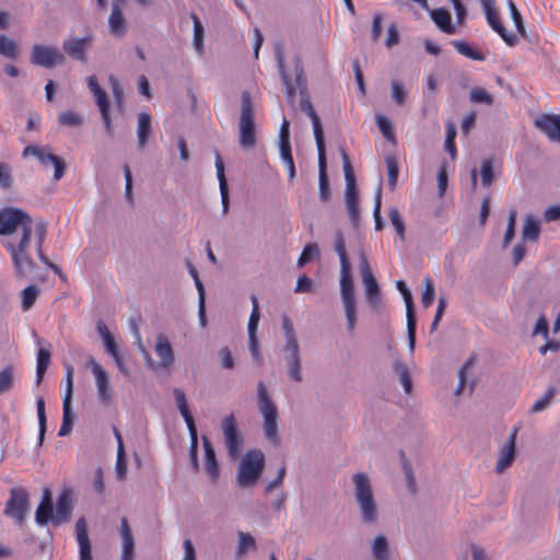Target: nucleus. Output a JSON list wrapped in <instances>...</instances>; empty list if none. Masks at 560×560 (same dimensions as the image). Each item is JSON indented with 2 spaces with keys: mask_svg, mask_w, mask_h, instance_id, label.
<instances>
[{
  "mask_svg": "<svg viewBox=\"0 0 560 560\" xmlns=\"http://www.w3.org/2000/svg\"><path fill=\"white\" fill-rule=\"evenodd\" d=\"M472 365H474L472 360H469L460 369V371L458 373L459 383H458V386H457V388L455 390V394L457 396L460 395L462 393H464L465 386L467 384V374H468V371L471 369Z\"/></svg>",
  "mask_w": 560,
  "mask_h": 560,
  "instance_id": "69168bd1",
  "label": "nucleus"
},
{
  "mask_svg": "<svg viewBox=\"0 0 560 560\" xmlns=\"http://www.w3.org/2000/svg\"><path fill=\"white\" fill-rule=\"evenodd\" d=\"M334 247H335V252L337 253L339 260H340V280L352 279L351 265L348 259L343 234L339 230L336 231V233H335Z\"/></svg>",
  "mask_w": 560,
  "mask_h": 560,
  "instance_id": "4be33fe9",
  "label": "nucleus"
},
{
  "mask_svg": "<svg viewBox=\"0 0 560 560\" xmlns=\"http://www.w3.org/2000/svg\"><path fill=\"white\" fill-rule=\"evenodd\" d=\"M108 31L116 37H124L127 33V20L120 3L113 2L108 16Z\"/></svg>",
  "mask_w": 560,
  "mask_h": 560,
  "instance_id": "412c9836",
  "label": "nucleus"
},
{
  "mask_svg": "<svg viewBox=\"0 0 560 560\" xmlns=\"http://www.w3.org/2000/svg\"><path fill=\"white\" fill-rule=\"evenodd\" d=\"M191 20L194 23V47L196 51L201 55L203 52V39H205V28L199 18L192 13Z\"/></svg>",
  "mask_w": 560,
  "mask_h": 560,
  "instance_id": "58836bf2",
  "label": "nucleus"
},
{
  "mask_svg": "<svg viewBox=\"0 0 560 560\" xmlns=\"http://www.w3.org/2000/svg\"><path fill=\"white\" fill-rule=\"evenodd\" d=\"M54 506L52 504H39L35 512V521L39 526H45L49 522L54 523Z\"/></svg>",
  "mask_w": 560,
  "mask_h": 560,
  "instance_id": "a19ab883",
  "label": "nucleus"
},
{
  "mask_svg": "<svg viewBox=\"0 0 560 560\" xmlns=\"http://www.w3.org/2000/svg\"><path fill=\"white\" fill-rule=\"evenodd\" d=\"M36 409H37V418H38V443L42 444L44 441L45 432H46V413H45V401L43 397H37L36 399Z\"/></svg>",
  "mask_w": 560,
  "mask_h": 560,
  "instance_id": "a18cd8bd",
  "label": "nucleus"
},
{
  "mask_svg": "<svg viewBox=\"0 0 560 560\" xmlns=\"http://www.w3.org/2000/svg\"><path fill=\"white\" fill-rule=\"evenodd\" d=\"M540 225L539 221L533 214H527L524 219L522 237L524 241L536 242L539 238Z\"/></svg>",
  "mask_w": 560,
  "mask_h": 560,
  "instance_id": "2f4dec72",
  "label": "nucleus"
},
{
  "mask_svg": "<svg viewBox=\"0 0 560 560\" xmlns=\"http://www.w3.org/2000/svg\"><path fill=\"white\" fill-rule=\"evenodd\" d=\"M383 14L376 12L373 15L371 37L373 42H377L382 35Z\"/></svg>",
  "mask_w": 560,
  "mask_h": 560,
  "instance_id": "338daca9",
  "label": "nucleus"
},
{
  "mask_svg": "<svg viewBox=\"0 0 560 560\" xmlns=\"http://www.w3.org/2000/svg\"><path fill=\"white\" fill-rule=\"evenodd\" d=\"M151 135V116L148 113H140L138 116L137 138L138 148L142 150Z\"/></svg>",
  "mask_w": 560,
  "mask_h": 560,
  "instance_id": "7c9ffc66",
  "label": "nucleus"
},
{
  "mask_svg": "<svg viewBox=\"0 0 560 560\" xmlns=\"http://www.w3.org/2000/svg\"><path fill=\"white\" fill-rule=\"evenodd\" d=\"M72 510V492L69 489H65L57 498L54 524L60 525L66 523L70 518Z\"/></svg>",
  "mask_w": 560,
  "mask_h": 560,
  "instance_id": "6ab92c4d",
  "label": "nucleus"
},
{
  "mask_svg": "<svg viewBox=\"0 0 560 560\" xmlns=\"http://www.w3.org/2000/svg\"><path fill=\"white\" fill-rule=\"evenodd\" d=\"M33 230V220L24 210L5 207L0 210V235L12 236L3 243L10 253L15 272L26 277L35 269V264L27 253Z\"/></svg>",
  "mask_w": 560,
  "mask_h": 560,
  "instance_id": "f257e3e1",
  "label": "nucleus"
},
{
  "mask_svg": "<svg viewBox=\"0 0 560 560\" xmlns=\"http://www.w3.org/2000/svg\"><path fill=\"white\" fill-rule=\"evenodd\" d=\"M173 394H174L176 406H177L182 417L184 418L187 427L195 425L194 418L188 409L187 399H186V395H185L184 390L180 388H174Z\"/></svg>",
  "mask_w": 560,
  "mask_h": 560,
  "instance_id": "72a5a7b5",
  "label": "nucleus"
},
{
  "mask_svg": "<svg viewBox=\"0 0 560 560\" xmlns=\"http://www.w3.org/2000/svg\"><path fill=\"white\" fill-rule=\"evenodd\" d=\"M0 55L11 60H15L19 57L18 44L3 34L0 35Z\"/></svg>",
  "mask_w": 560,
  "mask_h": 560,
  "instance_id": "4c0bfd02",
  "label": "nucleus"
},
{
  "mask_svg": "<svg viewBox=\"0 0 560 560\" xmlns=\"http://www.w3.org/2000/svg\"><path fill=\"white\" fill-rule=\"evenodd\" d=\"M480 2L490 27L500 35L506 45L515 46L518 42L517 36L509 33L500 22L495 12L494 0H480Z\"/></svg>",
  "mask_w": 560,
  "mask_h": 560,
  "instance_id": "4468645a",
  "label": "nucleus"
},
{
  "mask_svg": "<svg viewBox=\"0 0 560 560\" xmlns=\"http://www.w3.org/2000/svg\"><path fill=\"white\" fill-rule=\"evenodd\" d=\"M265 455L260 450L248 451L240 462L236 481L241 488L254 487L265 469Z\"/></svg>",
  "mask_w": 560,
  "mask_h": 560,
  "instance_id": "423d86ee",
  "label": "nucleus"
},
{
  "mask_svg": "<svg viewBox=\"0 0 560 560\" xmlns=\"http://www.w3.org/2000/svg\"><path fill=\"white\" fill-rule=\"evenodd\" d=\"M116 477L119 480L125 479L127 474V464H126V453L125 448L120 446V450H117V459H116Z\"/></svg>",
  "mask_w": 560,
  "mask_h": 560,
  "instance_id": "13d9d810",
  "label": "nucleus"
},
{
  "mask_svg": "<svg viewBox=\"0 0 560 560\" xmlns=\"http://www.w3.org/2000/svg\"><path fill=\"white\" fill-rule=\"evenodd\" d=\"M469 100L476 104L492 105L493 96L482 88H475L469 93Z\"/></svg>",
  "mask_w": 560,
  "mask_h": 560,
  "instance_id": "49530a36",
  "label": "nucleus"
},
{
  "mask_svg": "<svg viewBox=\"0 0 560 560\" xmlns=\"http://www.w3.org/2000/svg\"><path fill=\"white\" fill-rule=\"evenodd\" d=\"M318 153V180H319V198L327 201L330 198L329 180L327 176V161L325 147L317 148Z\"/></svg>",
  "mask_w": 560,
  "mask_h": 560,
  "instance_id": "393cba45",
  "label": "nucleus"
},
{
  "mask_svg": "<svg viewBox=\"0 0 560 560\" xmlns=\"http://www.w3.org/2000/svg\"><path fill=\"white\" fill-rule=\"evenodd\" d=\"M381 207H382V190L381 188L377 189L374 196V209H373V217L375 221V230L380 231L383 228V221L381 217Z\"/></svg>",
  "mask_w": 560,
  "mask_h": 560,
  "instance_id": "052dcab7",
  "label": "nucleus"
},
{
  "mask_svg": "<svg viewBox=\"0 0 560 560\" xmlns=\"http://www.w3.org/2000/svg\"><path fill=\"white\" fill-rule=\"evenodd\" d=\"M119 534L121 538L120 560H132L135 557V539L126 517L121 518Z\"/></svg>",
  "mask_w": 560,
  "mask_h": 560,
  "instance_id": "b1692460",
  "label": "nucleus"
},
{
  "mask_svg": "<svg viewBox=\"0 0 560 560\" xmlns=\"http://www.w3.org/2000/svg\"><path fill=\"white\" fill-rule=\"evenodd\" d=\"M353 497L361 518L366 524H374L378 520V505L374 497L372 482L368 474L355 472L352 476Z\"/></svg>",
  "mask_w": 560,
  "mask_h": 560,
  "instance_id": "7ed1b4c3",
  "label": "nucleus"
},
{
  "mask_svg": "<svg viewBox=\"0 0 560 560\" xmlns=\"http://www.w3.org/2000/svg\"><path fill=\"white\" fill-rule=\"evenodd\" d=\"M424 290L421 296V302L424 307H429L432 305L434 300V284L430 277L424 278Z\"/></svg>",
  "mask_w": 560,
  "mask_h": 560,
  "instance_id": "6e6d98bb",
  "label": "nucleus"
},
{
  "mask_svg": "<svg viewBox=\"0 0 560 560\" xmlns=\"http://www.w3.org/2000/svg\"><path fill=\"white\" fill-rule=\"evenodd\" d=\"M517 429H513L510 433L506 443L501 447L499 453V459L495 465V472L502 474L509 468L515 459V442H516Z\"/></svg>",
  "mask_w": 560,
  "mask_h": 560,
  "instance_id": "f3484780",
  "label": "nucleus"
},
{
  "mask_svg": "<svg viewBox=\"0 0 560 560\" xmlns=\"http://www.w3.org/2000/svg\"><path fill=\"white\" fill-rule=\"evenodd\" d=\"M13 368L7 366L0 372V395L9 392L13 386Z\"/></svg>",
  "mask_w": 560,
  "mask_h": 560,
  "instance_id": "603ef678",
  "label": "nucleus"
},
{
  "mask_svg": "<svg viewBox=\"0 0 560 560\" xmlns=\"http://www.w3.org/2000/svg\"><path fill=\"white\" fill-rule=\"evenodd\" d=\"M215 170H217V177L219 180V189L221 195V202H222V212L223 214H226L229 211V188H228V182L224 175V164L221 159V155L219 153H215Z\"/></svg>",
  "mask_w": 560,
  "mask_h": 560,
  "instance_id": "c85d7f7f",
  "label": "nucleus"
},
{
  "mask_svg": "<svg viewBox=\"0 0 560 560\" xmlns=\"http://www.w3.org/2000/svg\"><path fill=\"white\" fill-rule=\"evenodd\" d=\"M250 301H252V312H250V315H249V318H248V325H247V330H248V336H255L257 335V328H258V323H259V319H260V312H259V304H258V300L255 295H252L250 296Z\"/></svg>",
  "mask_w": 560,
  "mask_h": 560,
  "instance_id": "79ce46f5",
  "label": "nucleus"
},
{
  "mask_svg": "<svg viewBox=\"0 0 560 560\" xmlns=\"http://www.w3.org/2000/svg\"><path fill=\"white\" fill-rule=\"evenodd\" d=\"M50 362L49 348L40 347L37 353L36 385H39Z\"/></svg>",
  "mask_w": 560,
  "mask_h": 560,
  "instance_id": "c9c22d12",
  "label": "nucleus"
},
{
  "mask_svg": "<svg viewBox=\"0 0 560 560\" xmlns=\"http://www.w3.org/2000/svg\"><path fill=\"white\" fill-rule=\"evenodd\" d=\"M276 60L278 65L279 74L282 81V84L285 89V95L288 102L293 105L295 102V93L296 91L301 94L300 107L301 109L311 118L313 125V131L315 137V142L317 148L325 147L324 140V131L322 127L320 119L316 114L308 95L306 94V80L304 78V71L301 63V59L299 57H294L292 59V75L285 67L284 56L282 46L278 45L276 47Z\"/></svg>",
  "mask_w": 560,
  "mask_h": 560,
  "instance_id": "f03ea898",
  "label": "nucleus"
},
{
  "mask_svg": "<svg viewBox=\"0 0 560 560\" xmlns=\"http://www.w3.org/2000/svg\"><path fill=\"white\" fill-rule=\"evenodd\" d=\"M58 120L61 125L69 127H78L83 122V118L72 110L60 113Z\"/></svg>",
  "mask_w": 560,
  "mask_h": 560,
  "instance_id": "3c124183",
  "label": "nucleus"
},
{
  "mask_svg": "<svg viewBox=\"0 0 560 560\" xmlns=\"http://www.w3.org/2000/svg\"><path fill=\"white\" fill-rule=\"evenodd\" d=\"M156 355L161 360V366L168 369L173 365L175 358L172 346L166 336L160 334L156 337V343L154 347Z\"/></svg>",
  "mask_w": 560,
  "mask_h": 560,
  "instance_id": "bb28decb",
  "label": "nucleus"
},
{
  "mask_svg": "<svg viewBox=\"0 0 560 560\" xmlns=\"http://www.w3.org/2000/svg\"><path fill=\"white\" fill-rule=\"evenodd\" d=\"M35 156L42 165L47 166L49 164L54 165L55 173H54V179L59 180L62 178L66 170L65 162L57 156L56 154L51 153L50 149L48 147H38V145H27L24 148L22 152L23 158L27 156Z\"/></svg>",
  "mask_w": 560,
  "mask_h": 560,
  "instance_id": "9d476101",
  "label": "nucleus"
},
{
  "mask_svg": "<svg viewBox=\"0 0 560 560\" xmlns=\"http://www.w3.org/2000/svg\"><path fill=\"white\" fill-rule=\"evenodd\" d=\"M221 428L223 431L228 455L232 459L238 458L243 450L244 438L237 428L234 416L230 415L224 417L221 423Z\"/></svg>",
  "mask_w": 560,
  "mask_h": 560,
  "instance_id": "6e6552de",
  "label": "nucleus"
},
{
  "mask_svg": "<svg viewBox=\"0 0 560 560\" xmlns=\"http://www.w3.org/2000/svg\"><path fill=\"white\" fill-rule=\"evenodd\" d=\"M257 544L254 536L249 533H237L236 556L243 558L246 553L256 550Z\"/></svg>",
  "mask_w": 560,
  "mask_h": 560,
  "instance_id": "473e14b6",
  "label": "nucleus"
},
{
  "mask_svg": "<svg viewBox=\"0 0 560 560\" xmlns=\"http://www.w3.org/2000/svg\"><path fill=\"white\" fill-rule=\"evenodd\" d=\"M282 329L284 332V345L281 352L287 366L288 377L295 383H301L303 381V373L300 343L293 324L287 316L282 318Z\"/></svg>",
  "mask_w": 560,
  "mask_h": 560,
  "instance_id": "39448f33",
  "label": "nucleus"
},
{
  "mask_svg": "<svg viewBox=\"0 0 560 560\" xmlns=\"http://www.w3.org/2000/svg\"><path fill=\"white\" fill-rule=\"evenodd\" d=\"M481 184L483 187H488L494 179L493 162L491 160H485L480 167Z\"/></svg>",
  "mask_w": 560,
  "mask_h": 560,
  "instance_id": "8fccbe9b",
  "label": "nucleus"
},
{
  "mask_svg": "<svg viewBox=\"0 0 560 560\" xmlns=\"http://www.w3.org/2000/svg\"><path fill=\"white\" fill-rule=\"evenodd\" d=\"M346 179L345 201L346 206L359 205V194L355 188V178L350 160L345 149H340Z\"/></svg>",
  "mask_w": 560,
  "mask_h": 560,
  "instance_id": "dca6fc26",
  "label": "nucleus"
},
{
  "mask_svg": "<svg viewBox=\"0 0 560 560\" xmlns=\"http://www.w3.org/2000/svg\"><path fill=\"white\" fill-rule=\"evenodd\" d=\"M508 7L510 9V13H511L512 20H513V22L515 24V27H516L518 34L521 36L525 37L526 36V32H525V27H524V24H523V19H522V15H521L520 11L517 10L515 3L512 0H510L508 2Z\"/></svg>",
  "mask_w": 560,
  "mask_h": 560,
  "instance_id": "4d7b16f0",
  "label": "nucleus"
},
{
  "mask_svg": "<svg viewBox=\"0 0 560 560\" xmlns=\"http://www.w3.org/2000/svg\"><path fill=\"white\" fill-rule=\"evenodd\" d=\"M371 549L375 560H388V542L384 535H378L372 540Z\"/></svg>",
  "mask_w": 560,
  "mask_h": 560,
  "instance_id": "e433bc0d",
  "label": "nucleus"
},
{
  "mask_svg": "<svg viewBox=\"0 0 560 560\" xmlns=\"http://www.w3.org/2000/svg\"><path fill=\"white\" fill-rule=\"evenodd\" d=\"M360 271H361L362 283L364 287L365 295L381 293L378 283L375 280V278L372 273L371 267L369 265V261L363 253L361 254V258H360Z\"/></svg>",
  "mask_w": 560,
  "mask_h": 560,
  "instance_id": "cd10ccee",
  "label": "nucleus"
},
{
  "mask_svg": "<svg viewBox=\"0 0 560 560\" xmlns=\"http://www.w3.org/2000/svg\"><path fill=\"white\" fill-rule=\"evenodd\" d=\"M533 335H542V337L548 340L549 338V324H548V320L547 318L541 315L538 317L535 326H534V329H533Z\"/></svg>",
  "mask_w": 560,
  "mask_h": 560,
  "instance_id": "774afa93",
  "label": "nucleus"
},
{
  "mask_svg": "<svg viewBox=\"0 0 560 560\" xmlns=\"http://www.w3.org/2000/svg\"><path fill=\"white\" fill-rule=\"evenodd\" d=\"M430 16L435 25L446 34H456L457 28L452 24L451 13L443 8L430 11Z\"/></svg>",
  "mask_w": 560,
  "mask_h": 560,
  "instance_id": "c756f323",
  "label": "nucleus"
},
{
  "mask_svg": "<svg viewBox=\"0 0 560 560\" xmlns=\"http://www.w3.org/2000/svg\"><path fill=\"white\" fill-rule=\"evenodd\" d=\"M535 126L550 140L560 142V115H540L535 119Z\"/></svg>",
  "mask_w": 560,
  "mask_h": 560,
  "instance_id": "a211bd4d",
  "label": "nucleus"
},
{
  "mask_svg": "<svg viewBox=\"0 0 560 560\" xmlns=\"http://www.w3.org/2000/svg\"><path fill=\"white\" fill-rule=\"evenodd\" d=\"M190 435V446H189V456L191 460V465L195 470H198L199 463H198V435H197V429L196 425L187 427Z\"/></svg>",
  "mask_w": 560,
  "mask_h": 560,
  "instance_id": "c03bdc74",
  "label": "nucleus"
},
{
  "mask_svg": "<svg viewBox=\"0 0 560 560\" xmlns=\"http://www.w3.org/2000/svg\"><path fill=\"white\" fill-rule=\"evenodd\" d=\"M33 232L36 237V249L37 252H40V247H43L45 236L47 233V224L43 221L37 222L32 230V233Z\"/></svg>",
  "mask_w": 560,
  "mask_h": 560,
  "instance_id": "0e129e2a",
  "label": "nucleus"
},
{
  "mask_svg": "<svg viewBox=\"0 0 560 560\" xmlns=\"http://www.w3.org/2000/svg\"><path fill=\"white\" fill-rule=\"evenodd\" d=\"M92 36L70 37L62 43L65 52L72 59L85 62L88 60L86 50L91 46Z\"/></svg>",
  "mask_w": 560,
  "mask_h": 560,
  "instance_id": "2eb2a0df",
  "label": "nucleus"
},
{
  "mask_svg": "<svg viewBox=\"0 0 560 560\" xmlns=\"http://www.w3.org/2000/svg\"><path fill=\"white\" fill-rule=\"evenodd\" d=\"M340 298L345 310L347 330L353 334L357 326V300L353 280H340Z\"/></svg>",
  "mask_w": 560,
  "mask_h": 560,
  "instance_id": "9b49d317",
  "label": "nucleus"
},
{
  "mask_svg": "<svg viewBox=\"0 0 560 560\" xmlns=\"http://www.w3.org/2000/svg\"><path fill=\"white\" fill-rule=\"evenodd\" d=\"M375 120H376V125H377L380 131L382 132V135L384 136V138H386L388 141H394L395 133H394L393 126H392L390 121L383 115H377Z\"/></svg>",
  "mask_w": 560,
  "mask_h": 560,
  "instance_id": "864d4df0",
  "label": "nucleus"
},
{
  "mask_svg": "<svg viewBox=\"0 0 560 560\" xmlns=\"http://www.w3.org/2000/svg\"><path fill=\"white\" fill-rule=\"evenodd\" d=\"M30 509L28 493L22 487L12 488L7 502L4 514L12 517L16 523L22 524Z\"/></svg>",
  "mask_w": 560,
  "mask_h": 560,
  "instance_id": "1a4fd4ad",
  "label": "nucleus"
},
{
  "mask_svg": "<svg viewBox=\"0 0 560 560\" xmlns=\"http://www.w3.org/2000/svg\"><path fill=\"white\" fill-rule=\"evenodd\" d=\"M388 218L392 222V224L394 225V228L396 229V232L397 234L404 238L405 236V224H404V221L400 217V213L398 211L397 208H392L388 212Z\"/></svg>",
  "mask_w": 560,
  "mask_h": 560,
  "instance_id": "680f3d73",
  "label": "nucleus"
},
{
  "mask_svg": "<svg viewBox=\"0 0 560 560\" xmlns=\"http://www.w3.org/2000/svg\"><path fill=\"white\" fill-rule=\"evenodd\" d=\"M75 537L79 545V560H92V545L88 534V524L83 517L75 523Z\"/></svg>",
  "mask_w": 560,
  "mask_h": 560,
  "instance_id": "aec40b11",
  "label": "nucleus"
},
{
  "mask_svg": "<svg viewBox=\"0 0 560 560\" xmlns=\"http://www.w3.org/2000/svg\"><path fill=\"white\" fill-rule=\"evenodd\" d=\"M62 423L58 431L59 436L68 435L72 430L73 415L71 411V404L62 402Z\"/></svg>",
  "mask_w": 560,
  "mask_h": 560,
  "instance_id": "37998d69",
  "label": "nucleus"
},
{
  "mask_svg": "<svg viewBox=\"0 0 560 560\" xmlns=\"http://www.w3.org/2000/svg\"><path fill=\"white\" fill-rule=\"evenodd\" d=\"M452 45L460 55L471 60L482 61L486 58L483 54L477 51L475 48H472L468 43L464 40H454L452 42Z\"/></svg>",
  "mask_w": 560,
  "mask_h": 560,
  "instance_id": "ea45409f",
  "label": "nucleus"
},
{
  "mask_svg": "<svg viewBox=\"0 0 560 560\" xmlns=\"http://www.w3.org/2000/svg\"><path fill=\"white\" fill-rule=\"evenodd\" d=\"M257 408L262 418V433L273 446L281 442L279 434V411L276 402L269 396L264 382L257 384Z\"/></svg>",
  "mask_w": 560,
  "mask_h": 560,
  "instance_id": "20e7f679",
  "label": "nucleus"
},
{
  "mask_svg": "<svg viewBox=\"0 0 560 560\" xmlns=\"http://www.w3.org/2000/svg\"><path fill=\"white\" fill-rule=\"evenodd\" d=\"M38 295V288L35 284L28 285L22 290V308L30 310L35 303Z\"/></svg>",
  "mask_w": 560,
  "mask_h": 560,
  "instance_id": "09e8293b",
  "label": "nucleus"
},
{
  "mask_svg": "<svg viewBox=\"0 0 560 560\" xmlns=\"http://www.w3.org/2000/svg\"><path fill=\"white\" fill-rule=\"evenodd\" d=\"M406 304V317H407V334L409 350L412 352L416 345V315L413 311L412 295L409 289L401 292Z\"/></svg>",
  "mask_w": 560,
  "mask_h": 560,
  "instance_id": "5701e85b",
  "label": "nucleus"
},
{
  "mask_svg": "<svg viewBox=\"0 0 560 560\" xmlns=\"http://www.w3.org/2000/svg\"><path fill=\"white\" fill-rule=\"evenodd\" d=\"M318 256H319V249H318L317 244H307L304 247V249L298 260V266L303 267L310 260H312L313 258L318 257Z\"/></svg>",
  "mask_w": 560,
  "mask_h": 560,
  "instance_id": "5fc2aeb1",
  "label": "nucleus"
},
{
  "mask_svg": "<svg viewBox=\"0 0 560 560\" xmlns=\"http://www.w3.org/2000/svg\"><path fill=\"white\" fill-rule=\"evenodd\" d=\"M88 364L95 377L98 400L108 406L112 402L113 390L110 387L109 376L107 372L92 357L89 358Z\"/></svg>",
  "mask_w": 560,
  "mask_h": 560,
  "instance_id": "ddd939ff",
  "label": "nucleus"
},
{
  "mask_svg": "<svg viewBox=\"0 0 560 560\" xmlns=\"http://www.w3.org/2000/svg\"><path fill=\"white\" fill-rule=\"evenodd\" d=\"M256 142L254 109L248 92L242 94V110L240 118V143L244 148H252Z\"/></svg>",
  "mask_w": 560,
  "mask_h": 560,
  "instance_id": "0eeeda50",
  "label": "nucleus"
},
{
  "mask_svg": "<svg viewBox=\"0 0 560 560\" xmlns=\"http://www.w3.org/2000/svg\"><path fill=\"white\" fill-rule=\"evenodd\" d=\"M390 95L393 101L401 106L405 104L407 100V92L405 90L404 84L398 80H393L390 84Z\"/></svg>",
  "mask_w": 560,
  "mask_h": 560,
  "instance_id": "de8ad7c7",
  "label": "nucleus"
},
{
  "mask_svg": "<svg viewBox=\"0 0 560 560\" xmlns=\"http://www.w3.org/2000/svg\"><path fill=\"white\" fill-rule=\"evenodd\" d=\"M31 61L35 66L50 69L62 65L65 57L57 47L35 44L31 50Z\"/></svg>",
  "mask_w": 560,
  "mask_h": 560,
  "instance_id": "f8f14e48",
  "label": "nucleus"
},
{
  "mask_svg": "<svg viewBox=\"0 0 560 560\" xmlns=\"http://www.w3.org/2000/svg\"><path fill=\"white\" fill-rule=\"evenodd\" d=\"M202 445L205 450V470L208 477L215 481L220 476V468L215 457L214 448L208 438H202Z\"/></svg>",
  "mask_w": 560,
  "mask_h": 560,
  "instance_id": "a878e982",
  "label": "nucleus"
},
{
  "mask_svg": "<svg viewBox=\"0 0 560 560\" xmlns=\"http://www.w3.org/2000/svg\"><path fill=\"white\" fill-rule=\"evenodd\" d=\"M73 375H74L73 366H66V393H65L62 402L71 404V401H72Z\"/></svg>",
  "mask_w": 560,
  "mask_h": 560,
  "instance_id": "bf43d9fd",
  "label": "nucleus"
},
{
  "mask_svg": "<svg viewBox=\"0 0 560 560\" xmlns=\"http://www.w3.org/2000/svg\"><path fill=\"white\" fill-rule=\"evenodd\" d=\"M13 185V177L11 168L5 163H0V186L3 189H9Z\"/></svg>",
  "mask_w": 560,
  "mask_h": 560,
  "instance_id": "e2e57ef3",
  "label": "nucleus"
},
{
  "mask_svg": "<svg viewBox=\"0 0 560 560\" xmlns=\"http://www.w3.org/2000/svg\"><path fill=\"white\" fill-rule=\"evenodd\" d=\"M393 370L398 375L405 393L410 394L412 390V382H411L408 366L399 359H396L393 362Z\"/></svg>",
  "mask_w": 560,
  "mask_h": 560,
  "instance_id": "f704fd0d",
  "label": "nucleus"
}]
</instances>
